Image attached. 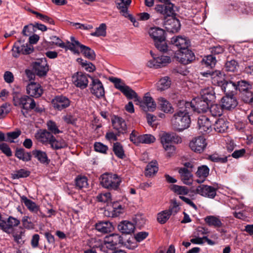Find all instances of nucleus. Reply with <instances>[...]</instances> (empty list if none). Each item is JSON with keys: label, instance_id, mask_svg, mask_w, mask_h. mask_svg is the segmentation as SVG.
<instances>
[{"label": "nucleus", "instance_id": "55", "mask_svg": "<svg viewBox=\"0 0 253 253\" xmlns=\"http://www.w3.org/2000/svg\"><path fill=\"white\" fill-rule=\"evenodd\" d=\"M76 185L80 189L87 187L88 185L87 178L84 176H78L76 179Z\"/></svg>", "mask_w": 253, "mask_h": 253}, {"label": "nucleus", "instance_id": "38", "mask_svg": "<svg viewBox=\"0 0 253 253\" xmlns=\"http://www.w3.org/2000/svg\"><path fill=\"white\" fill-rule=\"evenodd\" d=\"M105 242H110L112 244L117 245L122 244L123 242V237L117 234H112L107 236L105 238Z\"/></svg>", "mask_w": 253, "mask_h": 253}, {"label": "nucleus", "instance_id": "21", "mask_svg": "<svg viewBox=\"0 0 253 253\" xmlns=\"http://www.w3.org/2000/svg\"><path fill=\"white\" fill-rule=\"evenodd\" d=\"M52 103L54 108L61 111L69 106L70 101L64 96L59 95L52 100Z\"/></svg>", "mask_w": 253, "mask_h": 253}, {"label": "nucleus", "instance_id": "3", "mask_svg": "<svg viewBox=\"0 0 253 253\" xmlns=\"http://www.w3.org/2000/svg\"><path fill=\"white\" fill-rule=\"evenodd\" d=\"M150 37L153 40L155 47L160 51L166 52L168 51V45L166 41L165 31L159 27L151 28L148 32Z\"/></svg>", "mask_w": 253, "mask_h": 253}, {"label": "nucleus", "instance_id": "5", "mask_svg": "<svg viewBox=\"0 0 253 253\" xmlns=\"http://www.w3.org/2000/svg\"><path fill=\"white\" fill-rule=\"evenodd\" d=\"M100 184L105 188L116 190L119 187L121 180L116 174L105 173L100 178Z\"/></svg>", "mask_w": 253, "mask_h": 253}, {"label": "nucleus", "instance_id": "59", "mask_svg": "<svg viewBox=\"0 0 253 253\" xmlns=\"http://www.w3.org/2000/svg\"><path fill=\"white\" fill-rule=\"evenodd\" d=\"M21 131L18 130L15 131L9 132L6 134V141L10 143L14 142V139L18 138L21 134Z\"/></svg>", "mask_w": 253, "mask_h": 253}, {"label": "nucleus", "instance_id": "7", "mask_svg": "<svg viewBox=\"0 0 253 253\" xmlns=\"http://www.w3.org/2000/svg\"><path fill=\"white\" fill-rule=\"evenodd\" d=\"M150 54L152 59L149 60L147 66L150 68H158L166 66L170 62V58L168 56H157L153 52L151 51Z\"/></svg>", "mask_w": 253, "mask_h": 253}, {"label": "nucleus", "instance_id": "2", "mask_svg": "<svg viewBox=\"0 0 253 253\" xmlns=\"http://www.w3.org/2000/svg\"><path fill=\"white\" fill-rule=\"evenodd\" d=\"M179 107L173 115L171 120V124L175 130L182 131L188 128L191 124L190 117V111L186 108V105Z\"/></svg>", "mask_w": 253, "mask_h": 253}, {"label": "nucleus", "instance_id": "30", "mask_svg": "<svg viewBox=\"0 0 253 253\" xmlns=\"http://www.w3.org/2000/svg\"><path fill=\"white\" fill-rule=\"evenodd\" d=\"M32 154L42 164L47 165L50 162L46 153L44 151L34 150L32 151Z\"/></svg>", "mask_w": 253, "mask_h": 253}, {"label": "nucleus", "instance_id": "8", "mask_svg": "<svg viewBox=\"0 0 253 253\" xmlns=\"http://www.w3.org/2000/svg\"><path fill=\"white\" fill-rule=\"evenodd\" d=\"M163 26L169 32L176 33L180 29L179 20L172 16L165 18Z\"/></svg>", "mask_w": 253, "mask_h": 253}, {"label": "nucleus", "instance_id": "24", "mask_svg": "<svg viewBox=\"0 0 253 253\" xmlns=\"http://www.w3.org/2000/svg\"><path fill=\"white\" fill-rule=\"evenodd\" d=\"M108 216L112 217L119 216L124 212L123 206L118 202L113 203L107 208Z\"/></svg>", "mask_w": 253, "mask_h": 253}, {"label": "nucleus", "instance_id": "22", "mask_svg": "<svg viewBox=\"0 0 253 253\" xmlns=\"http://www.w3.org/2000/svg\"><path fill=\"white\" fill-rule=\"evenodd\" d=\"M28 94L30 96L38 98L42 94V89L41 85L37 83L31 82L29 84L26 88Z\"/></svg>", "mask_w": 253, "mask_h": 253}, {"label": "nucleus", "instance_id": "12", "mask_svg": "<svg viewBox=\"0 0 253 253\" xmlns=\"http://www.w3.org/2000/svg\"><path fill=\"white\" fill-rule=\"evenodd\" d=\"M201 74L204 77H210L211 79L212 83L220 87L223 85V83H224L226 80L223 78L222 74L219 71H215L214 72H205Z\"/></svg>", "mask_w": 253, "mask_h": 253}, {"label": "nucleus", "instance_id": "13", "mask_svg": "<svg viewBox=\"0 0 253 253\" xmlns=\"http://www.w3.org/2000/svg\"><path fill=\"white\" fill-rule=\"evenodd\" d=\"M155 9L156 12L168 18L174 14L173 4L170 2L166 3L163 4H157Z\"/></svg>", "mask_w": 253, "mask_h": 253}, {"label": "nucleus", "instance_id": "20", "mask_svg": "<svg viewBox=\"0 0 253 253\" xmlns=\"http://www.w3.org/2000/svg\"><path fill=\"white\" fill-rule=\"evenodd\" d=\"M221 89L224 91L225 95H235L237 90L236 82L234 81L233 78H232L231 80H225L221 87Z\"/></svg>", "mask_w": 253, "mask_h": 253}, {"label": "nucleus", "instance_id": "47", "mask_svg": "<svg viewBox=\"0 0 253 253\" xmlns=\"http://www.w3.org/2000/svg\"><path fill=\"white\" fill-rule=\"evenodd\" d=\"M236 83L237 89H239V90L242 93L252 89V85L247 81L242 80L236 82Z\"/></svg>", "mask_w": 253, "mask_h": 253}, {"label": "nucleus", "instance_id": "64", "mask_svg": "<svg viewBox=\"0 0 253 253\" xmlns=\"http://www.w3.org/2000/svg\"><path fill=\"white\" fill-rule=\"evenodd\" d=\"M156 140L155 137L150 134H142L141 144H151Z\"/></svg>", "mask_w": 253, "mask_h": 253}, {"label": "nucleus", "instance_id": "18", "mask_svg": "<svg viewBox=\"0 0 253 253\" xmlns=\"http://www.w3.org/2000/svg\"><path fill=\"white\" fill-rule=\"evenodd\" d=\"M113 128L117 131L118 133L125 134L127 132V126L124 119L115 116L112 119Z\"/></svg>", "mask_w": 253, "mask_h": 253}, {"label": "nucleus", "instance_id": "51", "mask_svg": "<svg viewBox=\"0 0 253 253\" xmlns=\"http://www.w3.org/2000/svg\"><path fill=\"white\" fill-rule=\"evenodd\" d=\"M120 2H118L117 8L120 10V12H124L125 14H126V10H128V7L130 5L131 0H120Z\"/></svg>", "mask_w": 253, "mask_h": 253}, {"label": "nucleus", "instance_id": "45", "mask_svg": "<svg viewBox=\"0 0 253 253\" xmlns=\"http://www.w3.org/2000/svg\"><path fill=\"white\" fill-rule=\"evenodd\" d=\"M142 134L135 130L132 131L129 135V140L134 144L138 146L141 144Z\"/></svg>", "mask_w": 253, "mask_h": 253}, {"label": "nucleus", "instance_id": "39", "mask_svg": "<svg viewBox=\"0 0 253 253\" xmlns=\"http://www.w3.org/2000/svg\"><path fill=\"white\" fill-rule=\"evenodd\" d=\"M49 144L52 149L55 150L62 149L67 147V144L64 140L60 139L57 140L54 136L53 139L50 140Z\"/></svg>", "mask_w": 253, "mask_h": 253}, {"label": "nucleus", "instance_id": "1", "mask_svg": "<svg viewBox=\"0 0 253 253\" xmlns=\"http://www.w3.org/2000/svg\"><path fill=\"white\" fill-rule=\"evenodd\" d=\"M171 43L179 49L177 58L182 64H188L195 60L194 53L188 49L190 42L186 38L181 36L173 37L171 39Z\"/></svg>", "mask_w": 253, "mask_h": 253}, {"label": "nucleus", "instance_id": "34", "mask_svg": "<svg viewBox=\"0 0 253 253\" xmlns=\"http://www.w3.org/2000/svg\"><path fill=\"white\" fill-rule=\"evenodd\" d=\"M21 199L22 202L25 204L30 211L34 213H37L39 211V206L35 202L28 199L26 196L21 197Z\"/></svg>", "mask_w": 253, "mask_h": 253}, {"label": "nucleus", "instance_id": "48", "mask_svg": "<svg viewBox=\"0 0 253 253\" xmlns=\"http://www.w3.org/2000/svg\"><path fill=\"white\" fill-rule=\"evenodd\" d=\"M113 152L119 158L123 159L125 156L123 147L119 142H116L114 143Z\"/></svg>", "mask_w": 253, "mask_h": 253}, {"label": "nucleus", "instance_id": "44", "mask_svg": "<svg viewBox=\"0 0 253 253\" xmlns=\"http://www.w3.org/2000/svg\"><path fill=\"white\" fill-rule=\"evenodd\" d=\"M127 98L129 99H134V101H138V97L136 93L130 88L128 86H126L122 92Z\"/></svg>", "mask_w": 253, "mask_h": 253}, {"label": "nucleus", "instance_id": "31", "mask_svg": "<svg viewBox=\"0 0 253 253\" xmlns=\"http://www.w3.org/2000/svg\"><path fill=\"white\" fill-rule=\"evenodd\" d=\"M206 223L210 226L215 228H220L222 226V223L218 217L213 215H209L204 219Z\"/></svg>", "mask_w": 253, "mask_h": 253}, {"label": "nucleus", "instance_id": "58", "mask_svg": "<svg viewBox=\"0 0 253 253\" xmlns=\"http://www.w3.org/2000/svg\"><path fill=\"white\" fill-rule=\"evenodd\" d=\"M242 99L247 103L253 106V93L251 90L242 93Z\"/></svg>", "mask_w": 253, "mask_h": 253}, {"label": "nucleus", "instance_id": "25", "mask_svg": "<svg viewBox=\"0 0 253 253\" xmlns=\"http://www.w3.org/2000/svg\"><path fill=\"white\" fill-rule=\"evenodd\" d=\"M200 97L208 102L213 101L215 98V92L211 86H207L201 89Z\"/></svg>", "mask_w": 253, "mask_h": 253}, {"label": "nucleus", "instance_id": "46", "mask_svg": "<svg viewBox=\"0 0 253 253\" xmlns=\"http://www.w3.org/2000/svg\"><path fill=\"white\" fill-rule=\"evenodd\" d=\"M81 52L84 55L85 57L90 59L94 60L95 58V54L94 51L90 48L85 45H82V48L81 49Z\"/></svg>", "mask_w": 253, "mask_h": 253}, {"label": "nucleus", "instance_id": "4", "mask_svg": "<svg viewBox=\"0 0 253 253\" xmlns=\"http://www.w3.org/2000/svg\"><path fill=\"white\" fill-rule=\"evenodd\" d=\"M12 96L13 105L21 109V112L24 116L35 106V101L29 96L23 95L18 92H14Z\"/></svg>", "mask_w": 253, "mask_h": 253}, {"label": "nucleus", "instance_id": "14", "mask_svg": "<svg viewBox=\"0 0 253 253\" xmlns=\"http://www.w3.org/2000/svg\"><path fill=\"white\" fill-rule=\"evenodd\" d=\"M137 102L140 107L145 111H153L156 107V103L153 99L150 96L149 93L145 94L142 100L138 98Z\"/></svg>", "mask_w": 253, "mask_h": 253}, {"label": "nucleus", "instance_id": "40", "mask_svg": "<svg viewBox=\"0 0 253 253\" xmlns=\"http://www.w3.org/2000/svg\"><path fill=\"white\" fill-rule=\"evenodd\" d=\"M223 109L222 105L217 104L211 105L209 108L211 115L213 117L221 116L222 115Z\"/></svg>", "mask_w": 253, "mask_h": 253}, {"label": "nucleus", "instance_id": "52", "mask_svg": "<svg viewBox=\"0 0 253 253\" xmlns=\"http://www.w3.org/2000/svg\"><path fill=\"white\" fill-rule=\"evenodd\" d=\"M180 210L179 204L176 200L173 199L171 201V205L168 210H167L170 215H175Z\"/></svg>", "mask_w": 253, "mask_h": 253}, {"label": "nucleus", "instance_id": "10", "mask_svg": "<svg viewBox=\"0 0 253 253\" xmlns=\"http://www.w3.org/2000/svg\"><path fill=\"white\" fill-rule=\"evenodd\" d=\"M206 146V139L202 136L194 138L189 143V147L191 150L199 153L203 152Z\"/></svg>", "mask_w": 253, "mask_h": 253}, {"label": "nucleus", "instance_id": "6", "mask_svg": "<svg viewBox=\"0 0 253 253\" xmlns=\"http://www.w3.org/2000/svg\"><path fill=\"white\" fill-rule=\"evenodd\" d=\"M186 108L198 113H205L209 108V102L200 97H196L189 102L182 101Z\"/></svg>", "mask_w": 253, "mask_h": 253}, {"label": "nucleus", "instance_id": "23", "mask_svg": "<svg viewBox=\"0 0 253 253\" xmlns=\"http://www.w3.org/2000/svg\"><path fill=\"white\" fill-rule=\"evenodd\" d=\"M222 107L226 110L234 109L238 104L235 95H225L221 99Z\"/></svg>", "mask_w": 253, "mask_h": 253}, {"label": "nucleus", "instance_id": "16", "mask_svg": "<svg viewBox=\"0 0 253 253\" xmlns=\"http://www.w3.org/2000/svg\"><path fill=\"white\" fill-rule=\"evenodd\" d=\"M160 137L163 146L169 145L172 142L178 143L181 141L180 138L173 132H162Z\"/></svg>", "mask_w": 253, "mask_h": 253}, {"label": "nucleus", "instance_id": "37", "mask_svg": "<svg viewBox=\"0 0 253 253\" xmlns=\"http://www.w3.org/2000/svg\"><path fill=\"white\" fill-rule=\"evenodd\" d=\"M158 170L157 163L156 162L152 161L149 163L145 169V174L146 176L151 177L153 176Z\"/></svg>", "mask_w": 253, "mask_h": 253}, {"label": "nucleus", "instance_id": "19", "mask_svg": "<svg viewBox=\"0 0 253 253\" xmlns=\"http://www.w3.org/2000/svg\"><path fill=\"white\" fill-rule=\"evenodd\" d=\"M198 126L200 132L204 134L209 133L211 130V123L208 117L201 116L198 120Z\"/></svg>", "mask_w": 253, "mask_h": 253}, {"label": "nucleus", "instance_id": "26", "mask_svg": "<svg viewBox=\"0 0 253 253\" xmlns=\"http://www.w3.org/2000/svg\"><path fill=\"white\" fill-rule=\"evenodd\" d=\"M181 180L183 183L186 185H191L193 182V175L191 172L187 169V168H182L178 171Z\"/></svg>", "mask_w": 253, "mask_h": 253}, {"label": "nucleus", "instance_id": "36", "mask_svg": "<svg viewBox=\"0 0 253 253\" xmlns=\"http://www.w3.org/2000/svg\"><path fill=\"white\" fill-rule=\"evenodd\" d=\"M15 156L19 159L25 162H28L31 160V153L25 152L23 148L17 149L15 152Z\"/></svg>", "mask_w": 253, "mask_h": 253}, {"label": "nucleus", "instance_id": "61", "mask_svg": "<svg viewBox=\"0 0 253 253\" xmlns=\"http://www.w3.org/2000/svg\"><path fill=\"white\" fill-rule=\"evenodd\" d=\"M233 8L235 10H237L239 12L242 13H248V10L247 6L242 2L235 3L232 5Z\"/></svg>", "mask_w": 253, "mask_h": 253}, {"label": "nucleus", "instance_id": "27", "mask_svg": "<svg viewBox=\"0 0 253 253\" xmlns=\"http://www.w3.org/2000/svg\"><path fill=\"white\" fill-rule=\"evenodd\" d=\"M95 229L102 233H107L111 232L114 227L112 223L108 221H101L95 224Z\"/></svg>", "mask_w": 253, "mask_h": 253}, {"label": "nucleus", "instance_id": "9", "mask_svg": "<svg viewBox=\"0 0 253 253\" xmlns=\"http://www.w3.org/2000/svg\"><path fill=\"white\" fill-rule=\"evenodd\" d=\"M91 79L90 84V92L97 98L102 97L104 96L105 91L103 85L101 81L93 77H89Z\"/></svg>", "mask_w": 253, "mask_h": 253}, {"label": "nucleus", "instance_id": "63", "mask_svg": "<svg viewBox=\"0 0 253 253\" xmlns=\"http://www.w3.org/2000/svg\"><path fill=\"white\" fill-rule=\"evenodd\" d=\"M237 67L238 63L234 60L227 61L225 65L226 70L229 72H235Z\"/></svg>", "mask_w": 253, "mask_h": 253}, {"label": "nucleus", "instance_id": "43", "mask_svg": "<svg viewBox=\"0 0 253 253\" xmlns=\"http://www.w3.org/2000/svg\"><path fill=\"white\" fill-rule=\"evenodd\" d=\"M216 63V60L214 56L212 55H209L205 56L202 60V64L206 66V67L212 68H213Z\"/></svg>", "mask_w": 253, "mask_h": 253}, {"label": "nucleus", "instance_id": "35", "mask_svg": "<svg viewBox=\"0 0 253 253\" xmlns=\"http://www.w3.org/2000/svg\"><path fill=\"white\" fill-rule=\"evenodd\" d=\"M171 81L169 77L166 76L161 79L157 83L158 90L160 91L167 89L170 87Z\"/></svg>", "mask_w": 253, "mask_h": 253}, {"label": "nucleus", "instance_id": "32", "mask_svg": "<svg viewBox=\"0 0 253 253\" xmlns=\"http://www.w3.org/2000/svg\"><path fill=\"white\" fill-rule=\"evenodd\" d=\"M228 122L225 119L223 118L219 119L215 122L214 129L218 132H224L228 127Z\"/></svg>", "mask_w": 253, "mask_h": 253}, {"label": "nucleus", "instance_id": "49", "mask_svg": "<svg viewBox=\"0 0 253 253\" xmlns=\"http://www.w3.org/2000/svg\"><path fill=\"white\" fill-rule=\"evenodd\" d=\"M109 80L114 84L115 88L119 89L121 92H122V90H123L126 86L125 83L120 79L111 77L110 78Z\"/></svg>", "mask_w": 253, "mask_h": 253}, {"label": "nucleus", "instance_id": "33", "mask_svg": "<svg viewBox=\"0 0 253 253\" xmlns=\"http://www.w3.org/2000/svg\"><path fill=\"white\" fill-rule=\"evenodd\" d=\"M158 103L161 109L166 113H171L173 112V108L171 104L165 98L160 97L158 99Z\"/></svg>", "mask_w": 253, "mask_h": 253}, {"label": "nucleus", "instance_id": "54", "mask_svg": "<svg viewBox=\"0 0 253 253\" xmlns=\"http://www.w3.org/2000/svg\"><path fill=\"white\" fill-rule=\"evenodd\" d=\"M77 61L78 63H80L82 67H84L87 71L91 72H93L95 69V67L93 64L90 62H87L81 58H78Z\"/></svg>", "mask_w": 253, "mask_h": 253}, {"label": "nucleus", "instance_id": "56", "mask_svg": "<svg viewBox=\"0 0 253 253\" xmlns=\"http://www.w3.org/2000/svg\"><path fill=\"white\" fill-rule=\"evenodd\" d=\"M46 125L47 129L49 130V132L51 134L53 133L54 134H56L62 132V131L58 129L55 122L54 121L49 120L47 122Z\"/></svg>", "mask_w": 253, "mask_h": 253}, {"label": "nucleus", "instance_id": "42", "mask_svg": "<svg viewBox=\"0 0 253 253\" xmlns=\"http://www.w3.org/2000/svg\"><path fill=\"white\" fill-rule=\"evenodd\" d=\"M170 189L175 193L180 195H187L189 192V190L187 187L176 184L171 185Z\"/></svg>", "mask_w": 253, "mask_h": 253}, {"label": "nucleus", "instance_id": "17", "mask_svg": "<svg viewBox=\"0 0 253 253\" xmlns=\"http://www.w3.org/2000/svg\"><path fill=\"white\" fill-rule=\"evenodd\" d=\"M87 74L82 72H77L72 77V81L74 84L81 89L87 87L88 83Z\"/></svg>", "mask_w": 253, "mask_h": 253}, {"label": "nucleus", "instance_id": "29", "mask_svg": "<svg viewBox=\"0 0 253 253\" xmlns=\"http://www.w3.org/2000/svg\"><path fill=\"white\" fill-rule=\"evenodd\" d=\"M210 172L209 168L206 165H202L199 167L196 173V176L202 179H197L198 183H201L205 181V178L209 175Z\"/></svg>", "mask_w": 253, "mask_h": 253}, {"label": "nucleus", "instance_id": "50", "mask_svg": "<svg viewBox=\"0 0 253 253\" xmlns=\"http://www.w3.org/2000/svg\"><path fill=\"white\" fill-rule=\"evenodd\" d=\"M91 36L94 37H105L106 35V25L104 23H102L100 26L96 28V31L90 34Z\"/></svg>", "mask_w": 253, "mask_h": 253}, {"label": "nucleus", "instance_id": "28", "mask_svg": "<svg viewBox=\"0 0 253 253\" xmlns=\"http://www.w3.org/2000/svg\"><path fill=\"white\" fill-rule=\"evenodd\" d=\"M118 228L119 231L126 234L133 233L135 229L134 224L131 222L126 220L120 222L118 225Z\"/></svg>", "mask_w": 253, "mask_h": 253}, {"label": "nucleus", "instance_id": "11", "mask_svg": "<svg viewBox=\"0 0 253 253\" xmlns=\"http://www.w3.org/2000/svg\"><path fill=\"white\" fill-rule=\"evenodd\" d=\"M35 73L39 76H44L48 71V66L45 58L38 59L33 65Z\"/></svg>", "mask_w": 253, "mask_h": 253}, {"label": "nucleus", "instance_id": "57", "mask_svg": "<svg viewBox=\"0 0 253 253\" xmlns=\"http://www.w3.org/2000/svg\"><path fill=\"white\" fill-rule=\"evenodd\" d=\"M32 13L36 15V17L40 19L42 21L44 22L48 23L51 25H54V21L53 20L52 18L48 17L47 15H43L41 13H39L37 11H34L32 12Z\"/></svg>", "mask_w": 253, "mask_h": 253}, {"label": "nucleus", "instance_id": "15", "mask_svg": "<svg viewBox=\"0 0 253 253\" xmlns=\"http://www.w3.org/2000/svg\"><path fill=\"white\" fill-rule=\"evenodd\" d=\"M196 192L203 197L211 199H213L216 195L215 188L204 184L198 186L196 189Z\"/></svg>", "mask_w": 253, "mask_h": 253}, {"label": "nucleus", "instance_id": "53", "mask_svg": "<svg viewBox=\"0 0 253 253\" xmlns=\"http://www.w3.org/2000/svg\"><path fill=\"white\" fill-rule=\"evenodd\" d=\"M228 158H230V155L224 157H220L218 154H213L209 156L208 159L213 162L224 164L227 162Z\"/></svg>", "mask_w": 253, "mask_h": 253}, {"label": "nucleus", "instance_id": "62", "mask_svg": "<svg viewBox=\"0 0 253 253\" xmlns=\"http://www.w3.org/2000/svg\"><path fill=\"white\" fill-rule=\"evenodd\" d=\"M30 171L24 169H20L16 171L12 175L14 179H18L20 178L27 177L30 175Z\"/></svg>", "mask_w": 253, "mask_h": 253}, {"label": "nucleus", "instance_id": "60", "mask_svg": "<svg viewBox=\"0 0 253 253\" xmlns=\"http://www.w3.org/2000/svg\"><path fill=\"white\" fill-rule=\"evenodd\" d=\"M170 216L167 210L164 211L158 214V221L161 224H164L169 219Z\"/></svg>", "mask_w": 253, "mask_h": 253}, {"label": "nucleus", "instance_id": "41", "mask_svg": "<svg viewBox=\"0 0 253 253\" xmlns=\"http://www.w3.org/2000/svg\"><path fill=\"white\" fill-rule=\"evenodd\" d=\"M54 136L49 131L44 130L39 134L38 139L43 143H48L50 144V140L53 139Z\"/></svg>", "mask_w": 253, "mask_h": 253}]
</instances>
